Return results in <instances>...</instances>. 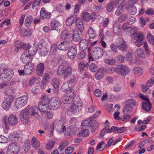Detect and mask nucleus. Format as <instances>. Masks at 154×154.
Returning a JSON list of instances; mask_svg holds the SVG:
<instances>
[{"mask_svg": "<svg viewBox=\"0 0 154 154\" xmlns=\"http://www.w3.org/2000/svg\"><path fill=\"white\" fill-rule=\"evenodd\" d=\"M72 68L70 66H68L66 63H62L60 66L57 71V74L66 78L72 73Z\"/></svg>", "mask_w": 154, "mask_h": 154, "instance_id": "1", "label": "nucleus"}, {"mask_svg": "<svg viewBox=\"0 0 154 154\" xmlns=\"http://www.w3.org/2000/svg\"><path fill=\"white\" fill-rule=\"evenodd\" d=\"M23 110L26 111L27 115L31 116H34L36 119H40L41 118L38 112V108L35 106H31L28 108L25 109Z\"/></svg>", "mask_w": 154, "mask_h": 154, "instance_id": "2", "label": "nucleus"}, {"mask_svg": "<svg viewBox=\"0 0 154 154\" xmlns=\"http://www.w3.org/2000/svg\"><path fill=\"white\" fill-rule=\"evenodd\" d=\"M48 106L51 109L56 110L60 106L61 103L59 99L56 97H53L48 101Z\"/></svg>", "mask_w": 154, "mask_h": 154, "instance_id": "3", "label": "nucleus"}, {"mask_svg": "<svg viewBox=\"0 0 154 154\" xmlns=\"http://www.w3.org/2000/svg\"><path fill=\"white\" fill-rule=\"evenodd\" d=\"M133 38L135 41V44L138 47H141L143 45V41L145 39V35L142 33L137 32L133 35Z\"/></svg>", "mask_w": 154, "mask_h": 154, "instance_id": "4", "label": "nucleus"}, {"mask_svg": "<svg viewBox=\"0 0 154 154\" xmlns=\"http://www.w3.org/2000/svg\"><path fill=\"white\" fill-rule=\"evenodd\" d=\"M27 102V97L26 96L20 97L16 100L14 106L17 109L20 108L25 106Z\"/></svg>", "mask_w": 154, "mask_h": 154, "instance_id": "5", "label": "nucleus"}, {"mask_svg": "<svg viewBox=\"0 0 154 154\" xmlns=\"http://www.w3.org/2000/svg\"><path fill=\"white\" fill-rule=\"evenodd\" d=\"M23 138L22 134L17 132L15 131L11 133L10 139L12 142L17 143L20 142Z\"/></svg>", "mask_w": 154, "mask_h": 154, "instance_id": "6", "label": "nucleus"}, {"mask_svg": "<svg viewBox=\"0 0 154 154\" xmlns=\"http://www.w3.org/2000/svg\"><path fill=\"white\" fill-rule=\"evenodd\" d=\"M116 43L117 48L123 51H126L128 46L122 38L119 37Z\"/></svg>", "mask_w": 154, "mask_h": 154, "instance_id": "7", "label": "nucleus"}, {"mask_svg": "<svg viewBox=\"0 0 154 154\" xmlns=\"http://www.w3.org/2000/svg\"><path fill=\"white\" fill-rule=\"evenodd\" d=\"M77 54L76 48L72 46L69 48L68 50L67 56L68 58L70 59H73L75 58Z\"/></svg>", "mask_w": 154, "mask_h": 154, "instance_id": "8", "label": "nucleus"}, {"mask_svg": "<svg viewBox=\"0 0 154 154\" xmlns=\"http://www.w3.org/2000/svg\"><path fill=\"white\" fill-rule=\"evenodd\" d=\"M92 51L94 53L93 56H94V57L96 58L97 59H98L103 55V50L99 47H94Z\"/></svg>", "mask_w": 154, "mask_h": 154, "instance_id": "9", "label": "nucleus"}, {"mask_svg": "<svg viewBox=\"0 0 154 154\" xmlns=\"http://www.w3.org/2000/svg\"><path fill=\"white\" fill-rule=\"evenodd\" d=\"M117 73L122 75H125L129 72V68L124 65H119L117 67Z\"/></svg>", "mask_w": 154, "mask_h": 154, "instance_id": "10", "label": "nucleus"}, {"mask_svg": "<svg viewBox=\"0 0 154 154\" xmlns=\"http://www.w3.org/2000/svg\"><path fill=\"white\" fill-rule=\"evenodd\" d=\"M44 70V65L42 63H41L37 66L35 69V73L38 77H41L43 75Z\"/></svg>", "mask_w": 154, "mask_h": 154, "instance_id": "11", "label": "nucleus"}, {"mask_svg": "<svg viewBox=\"0 0 154 154\" xmlns=\"http://www.w3.org/2000/svg\"><path fill=\"white\" fill-rule=\"evenodd\" d=\"M82 17L83 20L85 22H88L91 20L94 21L95 19L94 17L91 16V15L87 12H83L82 14Z\"/></svg>", "mask_w": 154, "mask_h": 154, "instance_id": "12", "label": "nucleus"}, {"mask_svg": "<svg viewBox=\"0 0 154 154\" xmlns=\"http://www.w3.org/2000/svg\"><path fill=\"white\" fill-rule=\"evenodd\" d=\"M26 110H23L20 112V119L23 124H26L29 121L28 115L26 113Z\"/></svg>", "mask_w": 154, "mask_h": 154, "instance_id": "13", "label": "nucleus"}, {"mask_svg": "<svg viewBox=\"0 0 154 154\" xmlns=\"http://www.w3.org/2000/svg\"><path fill=\"white\" fill-rule=\"evenodd\" d=\"M34 69V65L32 63L26 64L24 68L25 73L27 75L30 74Z\"/></svg>", "mask_w": 154, "mask_h": 154, "instance_id": "14", "label": "nucleus"}, {"mask_svg": "<svg viewBox=\"0 0 154 154\" xmlns=\"http://www.w3.org/2000/svg\"><path fill=\"white\" fill-rule=\"evenodd\" d=\"M72 36V34L70 33L67 29L63 30L61 35V38L62 40H67L71 39Z\"/></svg>", "mask_w": 154, "mask_h": 154, "instance_id": "15", "label": "nucleus"}, {"mask_svg": "<svg viewBox=\"0 0 154 154\" xmlns=\"http://www.w3.org/2000/svg\"><path fill=\"white\" fill-rule=\"evenodd\" d=\"M31 145L33 148L37 149L41 146L39 141L35 137H33L32 139Z\"/></svg>", "mask_w": 154, "mask_h": 154, "instance_id": "16", "label": "nucleus"}, {"mask_svg": "<svg viewBox=\"0 0 154 154\" xmlns=\"http://www.w3.org/2000/svg\"><path fill=\"white\" fill-rule=\"evenodd\" d=\"M142 106L143 109L146 112L151 111L152 105L149 100H147L142 103Z\"/></svg>", "mask_w": 154, "mask_h": 154, "instance_id": "17", "label": "nucleus"}, {"mask_svg": "<svg viewBox=\"0 0 154 154\" xmlns=\"http://www.w3.org/2000/svg\"><path fill=\"white\" fill-rule=\"evenodd\" d=\"M69 47V43L67 41L61 42L57 46V48L60 50L66 51L67 50Z\"/></svg>", "mask_w": 154, "mask_h": 154, "instance_id": "18", "label": "nucleus"}, {"mask_svg": "<svg viewBox=\"0 0 154 154\" xmlns=\"http://www.w3.org/2000/svg\"><path fill=\"white\" fill-rule=\"evenodd\" d=\"M22 62L24 63H29L32 60V58L29 57L27 52H24L21 57Z\"/></svg>", "mask_w": 154, "mask_h": 154, "instance_id": "19", "label": "nucleus"}, {"mask_svg": "<svg viewBox=\"0 0 154 154\" xmlns=\"http://www.w3.org/2000/svg\"><path fill=\"white\" fill-rule=\"evenodd\" d=\"M47 44L46 42L44 40H41L38 44V46L40 48H41L40 51V53L42 56L45 55L47 53V51H46L45 52H44V48H42L45 46Z\"/></svg>", "mask_w": 154, "mask_h": 154, "instance_id": "20", "label": "nucleus"}, {"mask_svg": "<svg viewBox=\"0 0 154 154\" xmlns=\"http://www.w3.org/2000/svg\"><path fill=\"white\" fill-rule=\"evenodd\" d=\"M90 130L91 132H93L98 128L99 123L94 120H92L90 122Z\"/></svg>", "mask_w": 154, "mask_h": 154, "instance_id": "21", "label": "nucleus"}, {"mask_svg": "<svg viewBox=\"0 0 154 154\" xmlns=\"http://www.w3.org/2000/svg\"><path fill=\"white\" fill-rule=\"evenodd\" d=\"M51 14V13L46 11L44 8H42L41 10L40 15L42 19H48L50 17Z\"/></svg>", "mask_w": 154, "mask_h": 154, "instance_id": "22", "label": "nucleus"}, {"mask_svg": "<svg viewBox=\"0 0 154 154\" xmlns=\"http://www.w3.org/2000/svg\"><path fill=\"white\" fill-rule=\"evenodd\" d=\"M76 25L78 29L81 32L84 31L82 21L79 17H77L76 19Z\"/></svg>", "mask_w": 154, "mask_h": 154, "instance_id": "23", "label": "nucleus"}, {"mask_svg": "<svg viewBox=\"0 0 154 154\" xmlns=\"http://www.w3.org/2000/svg\"><path fill=\"white\" fill-rule=\"evenodd\" d=\"M104 73V70L102 68L99 69L97 71L95 75V78L97 80H100L102 79Z\"/></svg>", "mask_w": 154, "mask_h": 154, "instance_id": "24", "label": "nucleus"}, {"mask_svg": "<svg viewBox=\"0 0 154 154\" xmlns=\"http://www.w3.org/2000/svg\"><path fill=\"white\" fill-rule=\"evenodd\" d=\"M40 104H47L49 100V98L48 96L46 95L43 94L41 96L40 98Z\"/></svg>", "mask_w": 154, "mask_h": 154, "instance_id": "25", "label": "nucleus"}, {"mask_svg": "<svg viewBox=\"0 0 154 154\" xmlns=\"http://www.w3.org/2000/svg\"><path fill=\"white\" fill-rule=\"evenodd\" d=\"M87 43V41L85 39L81 40L79 43L80 48L83 51L85 50L88 47Z\"/></svg>", "mask_w": 154, "mask_h": 154, "instance_id": "26", "label": "nucleus"}, {"mask_svg": "<svg viewBox=\"0 0 154 154\" xmlns=\"http://www.w3.org/2000/svg\"><path fill=\"white\" fill-rule=\"evenodd\" d=\"M116 5V2H111L107 5L106 10L108 12H111L114 9L115 6Z\"/></svg>", "mask_w": 154, "mask_h": 154, "instance_id": "27", "label": "nucleus"}, {"mask_svg": "<svg viewBox=\"0 0 154 154\" xmlns=\"http://www.w3.org/2000/svg\"><path fill=\"white\" fill-rule=\"evenodd\" d=\"M90 134L89 130L87 129H85L82 130L78 134V135H80L83 137H86L88 136Z\"/></svg>", "mask_w": 154, "mask_h": 154, "instance_id": "28", "label": "nucleus"}, {"mask_svg": "<svg viewBox=\"0 0 154 154\" xmlns=\"http://www.w3.org/2000/svg\"><path fill=\"white\" fill-rule=\"evenodd\" d=\"M57 46L55 44H53L51 46L49 54L50 55H55L57 51Z\"/></svg>", "mask_w": 154, "mask_h": 154, "instance_id": "29", "label": "nucleus"}, {"mask_svg": "<svg viewBox=\"0 0 154 154\" xmlns=\"http://www.w3.org/2000/svg\"><path fill=\"white\" fill-rule=\"evenodd\" d=\"M37 51V48L35 46H30L28 50V54L29 56H33L34 55Z\"/></svg>", "mask_w": 154, "mask_h": 154, "instance_id": "30", "label": "nucleus"}, {"mask_svg": "<svg viewBox=\"0 0 154 154\" xmlns=\"http://www.w3.org/2000/svg\"><path fill=\"white\" fill-rule=\"evenodd\" d=\"M11 148L10 154H17L19 150V145L17 144H13Z\"/></svg>", "mask_w": 154, "mask_h": 154, "instance_id": "31", "label": "nucleus"}, {"mask_svg": "<svg viewBox=\"0 0 154 154\" xmlns=\"http://www.w3.org/2000/svg\"><path fill=\"white\" fill-rule=\"evenodd\" d=\"M126 8L128 13L132 15L135 14L136 13V8L134 6L126 7Z\"/></svg>", "mask_w": 154, "mask_h": 154, "instance_id": "32", "label": "nucleus"}, {"mask_svg": "<svg viewBox=\"0 0 154 154\" xmlns=\"http://www.w3.org/2000/svg\"><path fill=\"white\" fill-rule=\"evenodd\" d=\"M69 144V142L67 140H63L62 141L60 145L59 146L58 149L60 152L65 148V147Z\"/></svg>", "mask_w": 154, "mask_h": 154, "instance_id": "33", "label": "nucleus"}, {"mask_svg": "<svg viewBox=\"0 0 154 154\" xmlns=\"http://www.w3.org/2000/svg\"><path fill=\"white\" fill-rule=\"evenodd\" d=\"M111 129L113 131H115L116 133H121L125 132L126 130L125 128L124 127L118 128L114 126H112L111 127Z\"/></svg>", "mask_w": 154, "mask_h": 154, "instance_id": "34", "label": "nucleus"}, {"mask_svg": "<svg viewBox=\"0 0 154 154\" xmlns=\"http://www.w3.org/2000/svg\"><path fill=\"white\" fill-rule=\"evenodd\" d=\"M65 94L66 95V96L70 98V99L72 100L73 97L75 95V91L73 89L68 90Z\"/></svg>", "mask_w": 154, "mask_h": 154, "instance_id": "35", "label": "nucleus"}, {"mask_svg": "<svg viewBox=\"0 0 154 154\" xmlns=\"http://www.w3.org/2000/svg\"><path fill=\"white\" fill-rule=\"evenodd\" d=\"M146 38L148 42L150 44L154 45V36L149 33L147 34Z\"/></svg>", "mask_w": 154, "mask_h": 154, "instance_id": "36", "label": "nucleus"}, {"mask_svg": "<svg viewBox=\"0 0 154 154\" xmlns=\"http://www.w3.org/2000/svg\"><path fill=\"white\" fill-rule=\"evenodd\" d=\"M133 106L127 104L124 109L123 112L125 114H129L132 111Z\"/></svg>", "mask_w": 154, "mask_h": 154, "instance_id": "37", "label": "nucleus"}, {"mask_svg": "<svg viewBox=\"0 0 154 154\" xmlns=\"http://www.w3.org/2000/svg\"><path fill=\"white\" fill-rule=\"evenodd\" d=\"M32 17L31 15L27 16L25 21V26L27 27H29L30 26L32 21Z\"/></svg>", "mask_w": 154, "mask_h": 154, "instance_id": "38", "label": "nucleus"}, {"mask_svg": "<svg viewBox=\"0 0 154 154\" xmlns=\"http://www.w3.org/2000/svg\"><path fill=\"white\" fill-rule=\"evenodd\" d=\"M18 121L16 116L13 114L10 115V125H16Z\"/></svg>", "mask_w": 154, "mask_h": 154, "instance_id": "39", "label": "nucleus"}, {"mask_svg": "<svg viewBox=\"0 0 154 154\" xmlns=\"http://www.w3.org/2000/svg\"><path fill=\"white\" fill-rule=\"evenodd\" d=\"M47 104H39L38 107L39 109L41 112H47L48 109V108L47 106Z\"/></svg>", "mask_w": 154, "mask_h": 154, "instance_id": "40", "label": "nucleus"}, {"mask_svg": "<svg viewBox=\"0 0 154 154\" xmlns=\"http://www.w3.org/2000/svg\"><path fill=\"white\" fill-rule=\"evenodd\" d=\"M68 110L73 113H76L78 110V105L75 103H73L69 108Z\"/></svg>", "mask_w": 154, "mask_h": 154, "instance_id": "41", "label": "nucleus"}, {"mask_svg": "<svg viewBox=\"0 0 154 154\" xmlns=\"http://www.w3.org/2000/svg\"><path fill=\"white\" fill-rule=\"evenodd\" d=\"M133 71L135 75H141L143 73V69L140 67L135 68L133 69Z\"/></svg>", "mask_w": 154, "mask_h": 154, "instance_id": "42", "label": "nucleus"}, {"mask_svg": "<svg viewBox=\"0 0 154 154\" xmlns=\"http://www.w3.org/2000/svg\"><path fill=\"white\" fill-rule=\"evenodd\" d=\"M136 54L139 57H143L145 55L144 51L140 48H139L136 50Z\"/></svg>", "mask_w": 154, "mask_h": 154, "instance_id": "43", "label": "nucleus"}, {"mask_svg": "<svg viewBox=\"0 0 154 154\" xmlns=\"http://www.w3.org/2000/svg\"><path fill=\"white\" fill-rule=\"evenodd\" d=\"M107 145L106 143H103V141H102L100 143L97 145V149L100 151H102L105 148Z\"/></svg>", "mask_w": 154, "mask_h": 154, "instance_id": "44", "label": "nucleus"}, {"mask_svg": "<svg viewBox=\"0 0 154 154\" xmlns=\"http://www.w3.org/2000/svg\"><path fill=\"white\" fill-rule=\"evenodd\" d=\"M88 65L89 64L88 63L85 64L83 62H81L79 64V69L80 72L82 71V72L85 69V68L88 67Z\"/></svg>", "mask_w": 154, "mask_h": 154, "instance_id": "45", "label": "nucleus"}, {"mask_svg": "<svg viewBox=\"0 0 154 154\" xmlns=\"http://www.w3.org/2000/svg\"><path fill=\"white\" fill-rule=\"evenodd\" d=\"M122 29L125 32H129L131 30V28L129 26L128 24L124 23L122 26Z\"/></svg>", "mask_w": 154, "mask_h": 154, "instance_id": "46", "label": "nucleus"}, {"mask_svg": "<svg viewBox=\"0 0 154 154\" xmlns=\"http://www.w3.org/2000/svg\"><path fill=\"white\" fill-rule=\"evenodd\" d=\"M143 48L145 50V51L146 54H149L151 52V50L149 48L148 44L146 41L143 43Z\"/></svg>", "mask_w": 154, "mask_h": 154, "instance_id": "47", "label": "nucleus"}, {"mask_svg": "<svg viewBox=\"0 0 154 154\" xmlns=\"http://www.w3.org/2000/svg\"><path fill=\"white\" fill-rule=\"evenodd\" d=\"M75 20H74L73 16H71L69 17L66 20V24L67 26H70L74 23Z\"/></svg>", "mask_w": 154, "mask_h": 154, "instance_id": "48", "label": "nucleus"}, {"mask_svg": "<svg viewBox=\"0 0 154 154\" xmlns=\"http://www.w3.org/2000/svg\"><path fill=\"white\" fill-rule=\"evenodd\" d=\"M124 8V6L123 5L120 4L116 12V14L118 16L120 15L122 12Z\"/></svg>", "mask_w": 154, "mask_h": 154, "instance_id": "49", "label": "nucleus"}, {"mask_svg": "<svg viewBox=\"0 0 154 154\" xmlns=\"http://www.w3.org/2000/svg\"><path fill=\"white\" fill-rule=\"evenodd\" d=\"M128 18L127 15L123 14L119 17L118 21L119 23H122L125 21Z\"/></svg>", "mask_w": 154, "mask_h": 154, "instance_id": "50", "label": "nucleus"}, {"mask_svg": "<svg viewBox=\"0 0 154 154\" xmlns=\"http://www.w3.org/2000/svg\"><path fill=\"white\" fill-rule=\"evenodd\" d=\"M49 80V75L48 73H45L42 79V82L44 83H46L48 82Z\"/></svg>", "mask_w": 154, "mask_h": 154, "instance_id": "51", "label": "nucleus"}, {"mask_svg": "<svg viewBox=\"0 0 154 154\" xmlns=\"http://www.w3.org/2000/svg\"><path fill=\"white\" fill-rule=\"evenodd\" d=\"M59 25V23L58 22L55 21H52L51 24V29L56 30Z\"/></svg>", "mask_w": 154, "mask_h": 154, "instance_id": "52", "label": "nucleus"}, {"mask_svg": "<svg viewBox=\"0 0 154 154\" xmlns=\"http://www.w3.org/2000/svg\"><path fill=\"white\" fill-rule=\"evenodd\" d=\"M131 118V116L129 114H125L122 117H120V120L123 121H128Z\"/></svg>", "mask_w": 154, "mask_h": 154, "instance_id": "53", "label": "nucleus"}, {"mask_svg": "<svg viewBox=\"0 0 154 154\" xmlns=\"http://www.w3.org/2000/svg\"><path fill=\"white\" fill-rule=\"evenodd\" d=\"M88 33L89 37L91 38H94L95 37L96 35L93 28L90 27L88 30Z\"/></svg>", "mask_w": 154, "mask_h": 154, "instance_id": "54", "label": "nucleus"}, {"mask_svg": "<svg viewBox=\"0 0 154 154\" xmlns=\"http://www.w3.org/2000/svg\"><path fill=\"white\" fill-rule=\"evenodd\" d=\"M55 144V142L53 140H50L46 144V148L48 150L51 149L54 147Z\"/></svg>", "mask_w": 154, "mask_h": 154, "instance_id": "55", "label": "nucleus"}, {"mask_svg": "<svg viewBox=\"0 0 154 154\" xmlns=\"http://www.w3.org/2000/svg\"><path fill=\"white\" fill-rule=\"evenodd\" d=\"M106 63L108 65H112L116 63V60L113 59H106L104 60Z\"/></svg>", "mask_w": 154, "mask_h": 154, "instance_id": "56", "label": "nucleus"}, {"mask_svg": "<svg viewBox=\"0 0 154 154\" xmlns=\"http://www.w3.org/2000/svg\"><path fill=\"white\" fill-rule=\"evenodd\" d=\"M52 82L53 85L55 88H58L60 84L59 81L57 78L53 79L52 80Z\"/></svg>", "mask_w": 154, "mask_h": 154, "instance_id": "57", "label": "nucleus"}, {"mask_svg": "<svg viewBox=\"0 0 154 154\" xmlns=\"http://www.w3.org/2000/svg\"><path fill=\"white\" fill-rule=\"evenodd\" d=\"M72 129H67L65 132V135L66 138H69L72 137Z\"/></svg>", "mask_w": 154, "mask_h": 154, "instance_id": "58", "label": "nucleus"}, {"mask_svg": "<svg viewBox=\"0 0 154 154\" xmlns=\"http://www.w3.org/2000/svg\"><path fill=\"white\" fill-rule=\"evenodd\" d=\"M74 151V148L71 146H69L65 150V152L66 154H70Z\"/></svg>", "mask_w": 154, "mask_h": 154, "instance_id": "59", "label": "nucleus"}, {"mask_svg": "<svg viewBox=\"0 0 154 154\" xmlns=\"http://www.w3.org/2000/svg\"><path fill=\"white\" fill-rule=\"evenodd\" d=\"M72 100V99H70V98H69L68 97L66 96V95L65 94L63 99V102L65 104H69Z\"/></svg>", "mask_w": 154, "mask_h": 154, "instance_id": "60", "label": "nucleus"}, {"mask_svg": "<svg viewBox=\"0 0 154 154\" xmlns=\"http://www.w3.org/2000/svg\"><path fill=\"white\" fill-rule=\"evenodd\" d=\"M10 102L5 101L2 104V106L5 110H8L10 108Z\"/></svg>", "mask_w": 154, "mask_h": 154, "instance_id": "61", "label": "nucleus"}, {"mask_svg": "<svg viewBox=\"0 0 154 154\" xmlns=\"http://www.w3.org/2000/svg\"><path fill=\"white\" fill-rule=\"evenodd\" d=\"M145 13L147 15H154V10L151 8H148L145 11Z\"/></svg>", "mask_w": 154, "mask_h": 154, "instance_id": "62", "label": "nucleus"}, {"mask_svg": "<svg viewBox=\"0 0 154 154\" xmlns=\"http://www.w3.org/2000/svg\"><path fill=\"white\" fill-rule=\"evenodd\" d=\"M97 68V66L94 63H92L90 65V69L91 72H95Z\"/></svg>", "mask_w": 154, "mask_h": 154, "instance_id": "63", "label": "nucleus"}, {"mask_svg": "<svg viewBox=\"0 0 154 154\" xmlns=\"http://www.w3.org/2000/svg\"><path fill=\"white\" fill-rule=\"evenodd\" d=\"M154 83V77H151L147 82V85L148 86H151Z\"/></svg>", "mask_w": 154, "mask_h": 154, "instance_id": "64", "label": "nucleus"}]
</instances>
